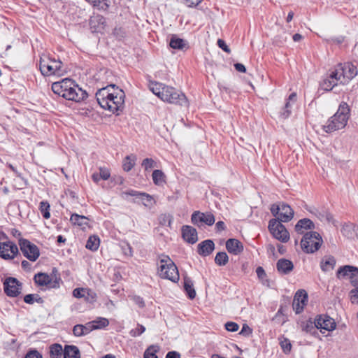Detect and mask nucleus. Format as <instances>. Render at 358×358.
<instances>
[{"label":"nucleus","mask_w":358,"mask_h":358,"mask_svg":"<svg viewBox=\"0 0 358 358\" xmlns=\"http://www.w3.org/2000/svg\"><path fill=\"white\" fill-rule=\"evenodd\" d=\"M64 350L60 344H53L50 346V356L51 358H60Z\"/></svg>","instance_id":"34"},{"label":"nucleus","mask_w":358,"mask_h":358,"mask_svg":"<svg viewBox=\"0 0 358 358\" xmlns=\"http://www.w3.org/2000/svg\"><path fill=\"white\" fill-rule=\"evenodd\" d=\"M226 248L227 251L234 255H240L243 251L242 243L236 238H229L226 242Z\"/></svg>","instance_id":"19"},{"label":"nucleus","mask_w":358,"mask_h":358,"mask_svg":"<svg viewBox=\"0 0 358 358\" xmlns=\"http://www.w3.org/2000/svg\"><path fill=\"white\" fill-rule=\"evenodd\" d=\"M50 206L48 201H41L39 206V210L45 219L50 217Z\"/></svg>","instance_id":"39"},{"label":"nucleus","mask_w":358,"mask_h":358,"mask_svg":"<svg viewBox=\"0 0 358 358\" xmlns=\"http://www.w3.org/2000/svg\"><path fill=\"white\" fill-rule=\"evenodd\" d=\"M229 257L225 252H219L215 257L216 264L219 266H224L227 264Z\"/></svg>","instance_id":"38"},{"label":"nucleus","mask_w":358,"mask_h":358,"mask_svg":"<svg viewBox=\"0 0 358 358\" xmlns=\"http://www.w3.org/2000/svg\"><path fill=\"white\" fill-rule=\"evenodd\" d=\"M252 329L247 324H243L242 329L240 332V334H243L244 336H250L252 334Z\"/></svg>","instance_id":"59"},{"label":"nucleus","mask_w":358,"mask_h":358,"mask_svg":"<svg viewBox=\"0 0 358 358\" xmlns=\"http://www.w3.org/2000/svg\"><path fill=\"white\" fill-rule=\"evenodd\" d=\"M196 215L201 216L200 222L205 223L208 226H211L215 223V217L210 212L201 213L200 211H195V215Z\"/></svg>","instance_id":"29"},{"label":"nucleus","mask_w":358,"mask_h":358,"mask_svg":"<svg viewBox=\"0 0 358 358\" xmlns=\"http://www.w3.org/2000/svg\"><path fill=\"white\" fill-rule=\"evenodd\" d=\"M184 288L189 299H193L196 296V292L193 286V282L189 278H184Z\"/></svg>","instance_id":"31"},{"label":"nucleus","mask_w":358,"mask_h":358,"mask_svg":"<svg viewBox=\"0 0 358 358\" xmlns=\"http://www.w3.org/2000/svg\"><path fill=\"white\" fill-rule=\"evenodd\" d=\"M22 283L15 278L8 277L3 282L4 292L8 296L16 297L22 290Z\"/></svg>","instance_id":"12"},{"label":"nucleus","mask_w":358,"mask_h":358,"mask_svg":"<svg viewBox=\"0 0 358 358\" xmlns=\"http://www.w3.org/2000/svg\"><path fill=\"white\" fill-rule=\"evenodd\" d=\"M82 328L83 329L84 335L88 334L90 332L94 329V324L92 323V322H90L85 324V325L82 324Z\"/></svg>","instance_id":"47"},{"label":"nucleus","mask_w":358,"mask_h":358,"mask_svg":"<svg viewBox=\"0 0 358 358\" xmlns=\"http://www.w3.org/2000/svg\"><path fill=\"white\" fill-rule=\"evenodd\" d=\"M188 7L197 6L202 0H181Z\"/></svg>","instance_id":"58"},{"label":"nucleus","mask_w":358,"mask_h":358,"mask_svg":"<svg viewBox=\"0 0 358 358\" xmlns=\"http://www.w3.org/2000/svg\"><path fill=\"white\" fill-rule=\"evenodd\" d=\"M152 178L156 185H162L166 182V176L161 170H155L152 172Z\"/></svg>","instance_id":"32"},{"label":"nucleus","mask_w":358,"mask_h":358,"mask_svg":"<svg viewBox=\"0 0 358 358\" xmlns=\"http://www.w3.org/2000/svg\"><path fill=\"white\" fill-rule=\"evenodd\" d=\"M276 268L279 273L281 274H288L294 268L293 263L286 259H280L276 264Z\"/></svg>","instance_id":"23"},{"label":"nucleus","mask_w":358,"mask_h":358,"mask_svg":"<svg viewBox=\"0 0 358 358\" xmlns=\"http://www.w3.org/2000/svg\"><path fill=\"white\" fill-rule=\"evenodd\" d=\"M145 331V328L144 326L141 324H138V327L136 329H131L129 332V334L132 337H136L140 336Z\"/></svg>","instance_id":"44"},{"label":"nucleus","mask_w":358,"mask_h":358,"mask_svg":"<svg viewBox=\"0 0 358 358\" xmlns=\"http://www.w3.org/2000/svg\"><path fill=\"white\" fill-rule=\"evenodd\" d=\"M96 100L100 106L113 113L122 110L124 108L125 94L115 85L103 87L96 93Z\"/></svg>","instance_id":"1"},{"label":"nucleus","mask_w":358,"mask_h":358,"mask_svg":"<svg viewBox=\"0 0 358 358\" xmlns=\"http://www.w3.org/2000/svg\"><path fill=\"white\" fill-rule=\"evenodd\" d=\"M70 221L76 225L85 227L88 225V218L83 215H79L78 214H73L70 218Z\"/></svg>","instance_id":"30"},{"label":"nucleus","mask_w":358,"mask_h":358,"mask_svg":"<svg viewBox=\"0 0 358 358\" xmlns=\"http://www.w3.org/2000/svg\"><path fill=\"white\" fill-rule=\"evenodd\" d=\"M315 328L316 327L310 321L307 322L305 324L302 326L303 331L306 332H311L312 330H315Z\"/></svg>","instance_id":"55"},{"label":"nucleus","mask_w":358,"mask_h":358,"mask_svg":"<svg viewBox=\"0 0 358 358\" xmlns=\"http://www.w3.org/2000/svg\"><path fill=\"white\" fill-rule=\"evenodd\" d=\"M131 299L140 308H143L145 306V303L143 299L138 296H131Z\"/></svg>","instance_id":"56"},{"label":"nucleus","mask_w":358,"mask_h":358,"mask_svg":"<svg viewBox=\"0 0 358 358\" xmlns=\"http://www.w3.org/2000/svg\"><path fill=\"white\" fill-rule=\"evenodd\" d=\"M272 215L277 217L280 222H287L294 217V210L292 208L284 203L280 204H273L270 208Z\"/></svg>","instance_id":"8"},{"label":"nucleus","mask_w":358,"mask_h":358,"mask_svg":"<svg viewBox=\"0 0 358 358\" xmlns=\"http://www.w3.org/2000/svg\"><path fill=\"white\" fill-rule=\"evenodd\" d=\"M121 195L122 197H124V195H129V196H140L143 199H145L146 200V203H144L143 204L145 206H152V204L155 203V202H153L152 196L146 193H142V192H139L131 189V190H129L127 192H122Z\"/></svg>","instance_id":"25"},{"label":"nucleus","mask_w":358,"mask_h":358,"mask_svg":"<svg viewBox=\"0 0 358 358\" xmlns=\"http://www.w3.org/2000/svg\"><path fill=\"white\" fill-rule=\"evenodd\" d=\"M39 67L41 73L45 76H62L66 72L60 60L51 58L45 55L41 57Z\"/></svg>","instance_id":"5"},{"label":"nucleus","mask_w":358,"mask_h":358,"mask_svg":"<svg viewBox=\"0 0 358 358\" xmlns=\"http://www.w3.org/2000/svg\"><path fill=\"white\" fill-rule=\"evenodd\" d=\"M336 275L338 278L348 277L352 279L358 276V268L350 265L343 266L338 268Z\"/></svg>","instance_id":"18"},{"label":"nucleus","mask_w":358,"mask_h":358,"mask_svg":"<svg viewBox=\"0 0 358 358\" xmlns=\"http://www.w3.org/2000/svg\"><path fill=\"white\" fill-rule=\"evenodd\" d=\"M166 358H180V355L176 351H171L166 354Z\"/></svg>","instance_id":"63"},{"label":"nucleus","mask_w":358,"mask_h":358,"mask_svg":"<svg viewBox=\"0 0 358 358\" xmlns=\"http://www.w3.org/2000/svg\"><path fill=\"white\" fill-rule=\"evenodd\" d=\"M123 252L124 254L127 256L131 257L133 255L132 248L129 244H127L125 248H123Z\"/></svg>","instance_id":"62"},{"label":"nucleus","mask_w":358,"mask_h":358,"mask_svg":"<svg viewBox=\"0 0 358 358\" xmlns=\"http://www.w3.org/2000/svg\"><path fill=\"white\" fill-rule=\"evenodd\" d=\"M256 273L258 278L261 280H263L266 275L265 271L261 266L257 268Z\"/></svg>","instance_id":"60"},{"label":"nucleus","mask_w":358,"mask_h":358,"mask_svg":"<svg viewBox=\"0 0 358 358\" xmlns=\"http://www.w3.org/2000/svg\"><path fill=\"white\" fill-rule=\"evenodd\" d=\"M92 322L94 324V329L103 328L109 324L108 320L104 317H99L97 320Z\"/></svg>","instance_id":"42"},{"label":"nucleus","mask_w":358,"mask_h":358,"mask_svg":"<svg viewBox=\"0 0 358 358\" xmlns=\"http://www.w3.org/2000/svg\"><path fill=\"white\" fill-rule=\"evenodd\" d=\"M64 358H80V350L77 346L66 345L64 349Z\"/></svg>","instance_id":"28"},{"label":"nucleus","mask_w":358,"mask_h":358,"mask_svg":"<svg viewBox=\"0 0 358 358\" xmlns=\"http://www.w3.org/2000/svg\"><path fill=\"white\" fill-rule=\"evenodd\" d=\"M290 108V102L287 101L285 103L284 111L282 112L280 115L283 118H287L289 116L291 113V111L289 110Z\"/></svg>","instance_id":"50"},{"label":"nucleus","mask_w":358,"mask_h":358,"mask_svg":"<svg viewBox=\"0 0 358 358\" xmlns=\"http://www.w3.org/2000/svg\"><path fill=\"white\" fill-rule=\"evenodd\" d=\"M19 253L17 245L10 241L0 242V257L4 260H12Z\"/></svg>","instance_id":"11"},{"label":"nucleus","mask_w":358,"mask_h":358,"mask_svg":"<svg viewBox=\"0 0 358 358\" xmlns=\"http://www.w3.org/2000/svg\"><path fill=\"white\" fill-rule=\"evenodd\" d=\"M159 348L157 345H150L144 352V358H157L156 353Z\"/></svg>","instance_id":"40"},{"label":"nucleus","mask_w":358,"mask_h":358,"mask_svg":"<svg viewBox=\"0 0 358 358\" xmlns=\"http://www.w3.org/2000/svg\"><path fill=\"white\" fill-rule=\"evenodd\" d=\"M94 7H96L99 10H106L109 8V0H85Z\"/></svg>","instance_id":"36"},{"label":"nucleus","mask_w":358,"mask_h":358,"mask_svg":"<svg viewBox=\"0 0 358 358\" xmlns=\"http://www.w3.org/2000/svg\"><path fill=\"white\" fill-rule=\"evenodd\" d=\"M182 235L184 240L191 244L195 243L198 240L196 230L190 226L182 227Z\"/></svg>","instance_id":"20"},{"label":"nucleus","mask_w":358,"mask_h":358,"mask_svg":"<svg viewBox=\"0 0 358 358\" xmlns=\"http://www.w3.org/2000/svg\"><path fill=\"white\" fill-rule=\"evenodd\" d=\"M150 88L156 96L164 102L185 107H187L189 105L185 94L171 86L153 82L150 83Z\"/></svg>","instance_id":"2"},{"label":"nucleus","mask_w":358,"mask_h":358,"mask_svg":"<svg viewBox=\"0 0 358 358\" xmlns=\"http://www.w3.org/2000/svg\"><path fill=\"white\" fill-rule=\"evenodd\" d=\"M217 45L219 48H220L222 50H223L224 52L227 53H230L231 50L226 44V43L222 39H218L217 41Z\"/></svg>","instance_id":"57"},{"label":"nucleus","mask_w":358,"mask_h":358,"mask_svg":"<svg viewBox=\"0 0 358 358\" xmlns=\"http://www.w3.org/2000/svg\"><path fill=\"white\" fill-rule=\"evenodd\" d=\"M158 274L160 278L177 282L180 279L178 270L173 260L167 255L159 257Z\"/></svg>","instance_id":"4"},{"label":"nucleus","mask_w":358,"mask_h":358,"mask_svg":"<svg viewBox=\"0 0 358 358\" xmlns=\"http://www.w3.org/2000/svg\"><path fill=\"white\" fill-rule=\"evenodd\" d=\"M141 166L144 168L145 171L156 167L157 163L152 158H145L143 160Z\"/></svg>","instance_id":"43"},{"label":"nucleus","mask_w":358,"mask_h":358,"mask_svg":"<svg viewBox=\"0 0 358 358\" xmlns=\"http://www.w3.org/2000/svg\"><path fill=\"white\" fill-rule=\"evenodd\" d=\"M24 358H43V357L36 350H32L27 353Z\"/></svg>","instance_id":"48"},{"label":"nucleus","mask_w":358,"mask_h":358,"mask_svg":"<svg viewBox=\"0 0 358 358\" xmlns=\"http://www.w3.org/2000/svg\"><path fill=\"white\" fill-rule=\"evenodd\" d=\"M315 229L314 223L307 218L301 219L298 221L295 225V230L298 234H306V230H311Z\"/></svg>","instance_id":"22"},{"label":"nucleus","mask_w":358,"mask_h":358,"mask_svg":"<svg viewBox=\"0 0 358 358\" xmlns=\"http://www.w3.org/2000/svg\"><path fill=\"white\" fill-rule=\"evenodd\" d=\"M334 71L341 85L349 83L357 74V67L350 63L339 64Z\"/></svg>","instance_id":"7"},{"label":"nucleus","mask_w":358,"mask_h":358,"mask_svg":"<svg viewBox=\"0 0 358 358\" xmlns=\"http://www.w3.org/2000/svg\"><path fill=\"white\" fill-rule=\"evenodd\" d=\"M349 117V106L346 103L342 102L337 112L323 126V129L327 133L342 129L347 125Z\"/></svg>","instance_id":"3"},{"label":"nucleus","mask_w":358,"mask_h":358,"mask_svg":"<svg viewBox=\"0 0 358 358\" xmlns=\"http://www.w3.org/2000/svg\"><path fill=\"white\" fill-rule=\"evenodd\" d=\"M225 328L227 331L235 332L238 330L239 326L234 322H228L225 324Z\"/></svg>","instance_id":"46"},{"label":"nucleus","mask_w":358,"mask_h":358,"mask_svg":"<svg viewBox=\"0 0 358 358\" xmlns=\"http://www.w3.org/2000/svg\"><path fill=\"white\" fill-rule=\"evenodd\" d=\"M308 301V294L304 289L296 292L292 302V307L296 314L302 312Z\"/></svg>","instance_id":"14"},{"label":"nucleus","mask_w":358,"mask_h":358,"mask_svg":"<svg viewBox=\"0 0 358 358\" xmlns=\"http://www.w3.org/2000/svg\"><path fill=\"white\" fill-rule=\"evenodd\" d=\"M19 245L23 255L29 261L35 262L39 257V248L29 240L20 238Z\"/></svg>","instance_id":"10"},{"label":"nucleus","mask_w":358,"mask_h":358,"mask_svg":"<svg viewBox=\"0 0 358 358\" xmlns=\"http://www.w3.org/2000/svg\"><path fill=\"white\" fill-rule=\"evenodd\" d=\"M338 84H340V80H338V76L336 75L335 71H333L329 76L322 82L320 86L322 90L330 91Z\"/></svg>","instance_id":"21"},{"label":"nucleus","mask_w":358,"mask_h":358,"mask_svg":"<svg viewBox=\"0 0 358 358\" xmlns=\"http://www.w3.org/2000/svg\"><path fill=\"white\" fill-rule=\"evenodd\" d=\"M172 220H173V217L171 215H164L161 217L160 223L162 224H165L167 222L168 226L171 227Z\"/></svg>","instance_id":"51"},{"label":"nucleus","mask_w":358,"mask_h":358,"mask_svg":"<svg viewBox=\"0 0 358 358\" xmlns=\"http://www.w3.org/2000/svg\"><path fill=\"white\" fill-rule=\"evenodd\" d=\"M136 160V156L134 155L127 156L123 160V169L125 171H129L130 170H131L135 165Z\"/></svg>","instance_id":"33"},{"label":"nucleus","mask_w":358,"mask_h":358,"mask_svg":"<svg viewBox=\"0 0 358 358\" xmlns=\"http://www.w3.org/2000/svg\"><path fill=\"white\" fill-rule=\"evenodd\" d=\"M24 301L27 303L32 304L34 301V294H29L25 295L24 297Z\"/></svg>","instance_id":"61"},{"label":"nucleus","mask_w":358,"mask_h":358,"mask_svg":"<svg viewBox=\"0 0 358 358\" xmlns=\"http://www.w3.org/2000/svg\"><path fill=\"white\" fill-rule=\"evenodd\" d=\"M69 85H72V80L65 78L61 81L53 83L52 85V90L55 94L64 98V93L66 92V89Z\"/></svg>","instance_id":"17"},{"label":"nucleus","mask_w":358,"mask_h":358,"mask_svg":"<svg viewBox=\"0 0 358 358\" xmlns=\"http://www.w3.org/2000/svg\"><path fill=\"white\" fill-rule=\"evenodd\" d=\"M99 171L100 177L101 178V179L106 180L110 178V173L108 169L101 167L99 169Z\"/></svg>","instance_id":"49"},{"label":"nucleus","mask_w":358,"mask_h":358,"mask_svg":"<svg viewBox=\"0 0 358 358\" xmlns=\"http://www.w3.org/2000/svg\"><path fill=\"white\" fill-rule=\"evenodd\" d=\"M34 280L38 286H48L49 287L56 288L59 287L58 282L53 280L52 277L45 273H38L34 277Z\"/></svg>","instance_id":"16"},{"label":"nucleus","mask_w":358,"mask_h":358,"mask_svg":"<svg viewBox=\"0 0 358 358\" xmlns=\"http://www.w3.org/2000/svg\"><path fill=\"white\" fill-rule=\"evenodd\" d=\"M73 333L76 336H82L83 334V329L82 328V324H77L74 326L73 329Z\"/></svg>","instance_id":"54"},{"label":"nucleus","mask_w":358,"mask_h":358,"mask_svg":"<svg viewBox=\"0 0 358 358\" xmlns=\"http://www.w3.org/2000/svg\"><path fill=\"white\" fill-rule=\"evenodd\" d=\"M322 243L323 241L320 234L310 231L303 235L301 241V247L306 253H314L320 249Z\"/></svg>","instance_id":"6"},{"label":"nucleus","mask_w":358,"mask_h":358,"mask_svg":"<svg viewBox=\"0 0 358 358\" xmlns=\"http://www.w3.org/2000/svg\"><path fill=\"white\" fill-rule=\"evenodd\" d=\"M268 229L273 236L282 243L289 240V234L285 227L275 219H272L268 223Z\"/></svg>","instance_id":"9"},{"label":"nucleus","mask_w":358,"mask_h":358,"mask_svg":"<svg viewBox=\"0 0 358 358\" xmlns=\"http://www.w3.org/2000/svg\"><path fill=\"white\" fill-rule=\"evenodd\" d=\"M349 295L352 303L358 304V287L352 289Z\"/></svg>","instance_id":"45"},{"label":"nucleus","mask_w":358,"mask_h":358,"mask_svg":"<svg viewBox=\"0 0 358 358\" xmlns=\"http://www.w3.org/2000/svg\"><path fill=\"white\" fill-rule=\"evenodd\" d=\"M169 45L173 49L180 50L185 47V43L182 39L176 36H173L170 40Z\"/></svg>","instance_id":"37"},{"label":"nucleus","mask_w":358,"mask_h":358,"mask_svg":"<svg viewBox=\"0 0 358 358\" xmlns=\"http://www.w3.org/2000/svg\"><path fill=\"white\" fill-rule=\"evenodd\" d=\"M64 98L67 100L76 102L81 101L87 97V94L83 90L72 80V85H69L66 89V92L64 93Z\"/></svg>","instance_id":"13"},{"label":"nucleus","mask_w":358,"mask_h":358,"mask_svg":"<svg viewBox=\"0 0 358 358\" xmlns=\"http://www.w3.org/2000/svg\"><path fill=\"white\" fill-rule=\"evenodd\" d=\"M335 265H336V259L332 256L324 257V258L322 259L321 263H320L321 269L324 272H327L331 270H333Z\"/></svg>","instance_id":"27"},{"label":"nucleus","mask_w":358,"mask_h":358,"mask_svg":"<svg viewBox=\"0 0 358 358\" xmlns=\"http://www.w3.org/2000/svg\"><path fill=\"white\" fill-rule=\"evenodd\" d=\"M280 345L285 352H289L291 350L292 345L286 339L280 342Z\"/></svg>","instance_id":"52"},{"label":"nucleus","mask_w":358,"mask_h":358,"mask_svg":"<svg viewBox=\"0 0 358 358\" xmlns=\"http://www.w3.org/2000/svg\"><path fill=\"white\" fill-rule=\"evenodd\" d=\"M85 288H76L73 291V296L76 298H83Z\"/></svg>","instance_id":"53"},{"label":"nucleus","mask_w":358,"mask_h":358,"mask_svg":"<svg viewBox=\"0 0 358 358\" xmlns=\"http://www.w3.org/2000/svg\"><path fill=\"white\" fill-rule=\"evenodd\" d=\"M234 67H235L236 70L239 72L245 73L246 71V69H245V66L242 64H240V63L235 64Z\"/></svg>","instance_id":"64"},{"label":"nucleus","mask_w":358,"mask_h":358,"mask_svg":"<svg viewBox=\"0 0 358 358\" xmlns=\"http://www.w3.org/2000/svg\"><path fill=\"white\" fill-rule=\"evenodd\" d=\"M215 244L211 240H206L198 245V252L200 255L208 256L213 251Z\"/></svg>","instance_id":"24"},{"label":"nucleus","mask_w":358,"mask_h":358,"mask_svg":"<svg viewBox=\"0 0 358 358\" xmlns=\"http://www.w3.org/2000/svg\"><path fill=\"white\" fill-rule=\"evenodd\" d=\"M100 244V240L98 236H91L86 243V248L92 250V251H96Z\"/></svg>","instance_id":"35"},{"label":"nucleus","mask_w":358,"mask_h":358,"mask_svg":"<svg viewBox=\"0 0 358 358\" xmlns=\"http://www.w3.org/2000/svg\"><path fill=\"white\" fill-rule=\"evenodd\" d=\"M83 298L87 302L93 303L94 302L96 301L97 295L96 292L92 291V289L85 288Z\"/></svg>","instance_id":"41"},{"label":"nucleus","mask_w":358,"mask_h":358,"mask_svg":"<svg viewBox=\"0 0 358 358\" xmlns=\"http://www.w3.org/2000/svg\"><path fill=\"white\" fill-rule=\"evenodd\" d=\"M334 320L327 315H320L315 320V327L319 329L333 331L336 328Z\"/></svg>","instance_id":"15"},{"label":"nucleus","mask_w":358,"mask_h":358,"mask_svg":"<svg viewBox=\"0 0 358 358\" xmlns=\"http://www.w3.org/2000/svg\"><path fill=\"white\" fill-rule=\"evenodd\" d=\"M106 20L103 17L98 15L90 20L91 28L93 31L100 32L105 28Z\"/></svg>","instance_id":"26"}]
</instances>
